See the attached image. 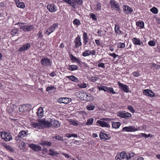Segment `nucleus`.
Segmentation results:
<instances>
[{
    "instance_id": "21",
    "label": "nucleus",
    "mask_w": 160,
    "mask_h": 160,
    "mask_svg": "<svg viewBox=\"0 0 160 160\" xmlns=\"http://www.w3.org/2000/svg\"><path fill=\"white\" fill-rule=\"evenodd\" d=\"M143 93L144 95L149 97H152L154 96V93L151 90L148 89L144 90Z\"/></svg>"
},
{
    "instance_id": "62",
    "label": "nucleus",
    "mask_w": 160,
    "mask_h": 160,
    "mask_svg": "<svg viewBox=\"0 0 160 160\" xmlns=\"http://www.w3.org/2000/svg\"><path fill=\"white\" fill-rule=\"evenodd\" d=\"M54 88H55L53 86L48 87L46 88V91H49L50 90H53Z\"/></svg>"
},
{
    "instance_id": "44",
    "label": "nucleus",
    "mask_w": 160,
    "mask_h": 160,
    "mask_svg": "<svg viewBox=\"0 0 160 160\" xmlns=\"http://www.w3.org/2000/svg\"><path fill=\"white\" fill-rule=\"evenodd\" d=\"M151 12L154 14H157L158 12V9L155 7H153L150 9Z\"/></svg>"
},
{
    "instance_id": "53",
    "label": "nucleus",
    "mask_w": 160,
    "mask_h": 160,
    "mask_svg": "<svg viewBox=\"0 0 160 160\" xmlns=\"http://www.w3.org/2000/svg\"><path fill=\"white\" fill-rule=\"evenodd\" d=\"M128 108L131 112L133 113L134 112L135 110L133 108L131 105L128 106Z\"/></svg>"
},
{
    "instance_id": "45",
    "label": "nucleus",
    "mask_w": 160,
    "mask_h": 160,
    "mask_svg": "<svg viewBox=\"0 0 160 160\" xmlns=\"http://www.w3.org/2000/svg\"><path fill=\"white\" fill-rule=\"evenodd\" d=\"M87 51L89 54V56L91 55L92 56H94L96 55V51L94 50H90L88 49Z\"/></svg>"
},
{
    "instance_id": "30",
    "label": "nucleus",
    "mask_w": 160,
    "mask_h": 160,
    "mask_svg": "<svg viewBox=\"0 0 160 160\" xmlns=\"http://www.w3.org/2000/svg\"><path fill=\"white\" fill-rule=\"evenodd\" d=\"M121 125V122H112V127L114 128H119Z\"/></svg>"
},
{
    "instance_id": "7",
    "label": "nucleus",
    "mask_w": 160,
    "mask_h": 160,
    "mask_svg": "<svg viewBox=\"0 0 160 160\" xmlns=\"http://www.w3.org/2000/svg\"><path fill=\"white\" fill-rule=\"evenodd\" d=\"M81 95L83 96L82 99L83 100L87 101H92L94 99V98L91 94H88L85 92H81Z\"/></svg>"
},
{
    "instance_id": "35",
    "label": "nucleus",
    "mask_w": 160,
    "mask_h": 160,
    "mask_svg": "<svg viewBox=\"0 0 160 160\" xmlns=\"http://www.w3.org/2000/svg\"><path fill=\"white\" fill-rule=\"evenodd\" d=\"M68 69L69 70L73 71L77 70L78 69V67L76 65H69Z\"/></svg>"
},
{
    "instance_id": "25",
    "label": "nucleus",
    "mask_w": 160,
    "mask_h": 160,
    "mask_svg": "<svg viewBox=\"0 0 160 160\" xmlns=\"http://www.w3.org/2000/svg\"><path fill=\"white\" fill-rule=\"evenodd\" d=\"M123 8L124 12L126 14L131 13L132 11V9L128 5H124Z\"/></svg>"
},
{
    "instance_id": "12",
    "label": "nucleus",
    "mask_w": 160,
    "mask_h": 160,
    "mask_svg": "<svg viewBox=\"0 0 160 160\" xmlns=\"http://www.w3.org/2000/svg\"><path fill=\"white\" fill-rule=\"evenodd\" d=\"M138 130L134 126H129V127H125L123 128L122 130L127 132H135Z\"/></svg>"
},
{
    "instance_id": "54",
    "label": "nucleus",
    "mask_w": 160,
    "mask_h": 160,
    "mask_svg": "<svg viewBox=\"0 0 160 160\" xmlns=\"http://www.w3.org/2000/svg\"><path fill=\"white\" fill-rule=\"evenodd\" d=\"M5 148L7 149L10 151L11 152H13L14 150L9 145L7 144Z\"/></svg>"
},
{
    "instance_id": "41",
    "label": "nucleus",
    "mask_w": 160,
    "mask_h": 160,
    "mask_svg": "<svg viewBox=\"0 0 160 160\" xmlns=\"http://www.w3.org/2000/svg\"><path fill=\"white\" fill-rule=\"evenodd\" d=\"M63 1L70 5L73 8L75 5L73 2V0H63Z\"/></svg>"
},
{
    "instance_id": "46",
    "label": "nucleus",
    "mask_w": 160,
    "mask_h": 160,
    "mask_svg": "<svg viewBox=\"0 0 160 160\" xmlns=\"http://www.w3.org/2000/svg\"><path fill=\"white\" fill-rule=\"evenodd\" d=\"M89 15L90 18H91L92 20H95V21H97V18L95 14L92 13H90Z\"/></svg>"
},
{
    "instance_id": "8",
    "label": "nucleus",
    "mask_w": 160,
    "mask_h": 160,
    "mask_svg": "<svg viewBox=\"0 0 160 160\" xmlns=\"http://www.w3.org/2000/svg\"><path fill=\"white\" fill-rule=\"evenodd\" d=\"M74 42L75 44L74 46L75 48H78L82 45L81 37L79 35L75 38Z\"/></svg>"
},
{
    "instance_id": "55",
    "label": "nucleus",
    "mask_w": 160,
    "mask_h": 160,
    "mask_svg": "<svg viewBox=\"0 0 160 160\" xmlns=\"http://www.w3.org/2000/svg\"><path fill=\"white\" fill-rule=\"evenodd\" d=\"M148 44L149 46H154L155 45V43L152 40L149 41L148 42Z\"/></svg>"
},
{
    "instance_id": "33",
    "label": "nucleus",
    "mask_w": 160,
    "mask_h": 160,
    "mask_svg": "<svg viewBox=\"0 0 160 160\" xmlns=\"http://www.w3.org/2000/svg\"><path fill=\"white\" fill-rule=\"evenodd\" d=\"M95 108V104L92 103H91L90 104H88L87 105L86 107L87 109L89 111L93 110Z\"/></svg>"
},
{
    "instance_id": "28",
    "label": "nucleus",
    "mask_w": 160,
    "mask_h": 160,
    "mask_svg": "<svg viewBox=\"0 0 160 160\" xmlns=\"http://www.w3.org/2000/svg\"><path fill=\"white\" fill-rule=\"evenodd\" d=\"M66 77L72 81L74 82H78L79 81L78 79L75 76L73 75H71V76H66Z\"/></svg>"
},
{
    "instance_id": "43",
    "label": "nucleus",
    "mask_w": 160,
    "mask_h": 160,
    "mask_svg": "<svg viewBox=\"0 0 160 160\" xmlns=\"http://www.w3.org/2000/svg\"><path fill=\"white\" fill-rule=\"evenodd\" d=\"M73 23L74 25L77 26H79L81 24L80 20L77 18L73 20Z\"/></svg>"
},
{
    "instance_id": "27",
    "label": "nucleus",
    "mask_w": 160,
    "mask_h": 160,
    "mask_svg": "<svg viewBox=\"0 0 160 160\" xmlns=\"http://www.w3.org/2000/svg\"><path fill=\"white\" fill-rule=\"evenodd\" d=\"M115 33L118 35L122 34V32L120 30V26L118 23H117L115 26Z\"/></svg>"
},
{
    "instance_id": "14",
    "label": "nucleus",
    "mask_w": 160,
    "mask_h": 160,
    "mask_svg": "<svg viewBox=\"0 0 160 160\" xmlns=\"http://www.w3.org/2000/svg\"><path fill=\"white\" fill-rule=\"evenodd\" d=\"M118 85L119 88L122 90H123L124 92H128L129 91V88L128 86L120 83L119 82H118Z\"/></svg>"
},
{
    "instance_id": "49",
    "label": "nucleus",
    "mask_w": 160,
    "mask_h": 160,
    "mask_svg": "<svg viewBox=\"0 0 160 160\" xmlns=\"http://www.w3.org/2000/svg\"><path fill=\"white\" fill-rule=\"evenodd\" d=\"M42 144L43 145H46L48 146H50L52 144V142L46 141L43 142Z\"/></svg>"
},
{
    "instance_id": "37",
    "label": "nucleus",
    "mask_w": 160,
    "mask_h": 160,
    "mask_svg": "<svg viewBox=\"0 0 160 160\" xmlns=\"http://www.w3.org/2000/svg\"><path fill=\"white\" fill-rule=\"evenodd\" d=\"M70 57L71 60L76 61L77 63L78 64H79L80 63V60L78 58L74 57L72 54H71L70 56Z\"/></svg>"
},
{
    "instance_id": "32",
    "label": "nucleus",
    "mask_w": 160,
    "mask_h": 160,
    "mask_svg": "<svg viewBox=\"0 0 160 160\" xmlns=\"http://www.w3.org/2000/svg\"><path fill=\"white\" fill-rule=\"evenodd\" d=\"M19 147L21 150H25L26 144L23 141L19 142L18 143Z\"/></svg>"
},
{
    "instance_id": "59",
    "label": "nucleus",
    "mask_w": 160,
    "mask_h": 160,
    "mask_svg": "<svg viewBox=\"0 0 160 160\" xmlns=\"http://www.w3.org/2000/svg\"><path fill=\"white\" fill-rule=\"evenodd\" d=\"M133 160H144V158L138 156L133 158Z\"/></svg>"
},
{
    "instance_id": "9",
    "label": "nucleus",
    "mask_w": 160,
    "mask_h": 160,
    "mask_svg": "<svg viewBox=\"0 0 160 160\" xmlns=\"http://www.w3.org/2000/svg\"><path fill=\"white\" fill-rule=\"evenodd\" d=\"M118 115L121 118H125L131 117L132 116V115L131 113L126 112L125 111L118 112Z\"/></svg>"
},
{
    "instance_id": "61",
    "label": "nucleus",
    "mask_w": 160,
    "mask_h": 160,
    "mask_svg": "<svg viewBox=\"0 0 160 160\" xmlns=\"http://www.w3.org/2000/svg\"><path fill=\"white\" fill-rule=\"evenodd\" d=\"M49 75L52 77H54L56 75V74L54 72H52L50 73L49 74Z\"/></svg>"
},
{
    "instance_id": "60",
    "label": "nucleus",
    "mask_w": 160,
    "mask_h": 160,
    "mask_svg": "<svg viewBox=\"0 0 160 160\" xmlns=\"http://www.w3.org/2000/svg\"><path fill=\"white\" fill-rule=\"evenodd\" d=\"M98 67H101L103 68H105V66L104 64L103 63H100L98 64Z\"/></svg>"
},
{
    "instance_id": "36",
    "label": "nucleus",
    "mask_w": 160,
    "mask_h": 160,
    "mask_svg": "<svg viewBox=\"0 0 160 160\" xmlns=\"http://www.w3.org/2000/svg\"><path fill=\"white\" fill-rule=\"evenodd\" d=\"M48 153L50 155L53 156H57V155L59 154L56 151H54L52 149H51L49 150Z\"/></svg>"
},
{
    "instance_id": "57",
    "label": "nucleus",
    "mask_w": 160,
    "mask_h": 160,
    "mask_svg": "<svg viewBox=\"0 0 160 160\" xmlns=\"http://www.w3.org/2000/svg\"><path fill=\"white\" fill-rule=\"evenodd\" d=\"M82 55L84 57L88 56L89 54L87 50L83 52L82 53Z\"/></svg>"
},
{
    "instance_id": "64",
    "label": "nucleus",
    "mask_w": 160,
    "mask_h": 160,
    "mask_svg": "<svg viewBox=\"0 0 160 160\" xmlns=\"http://www.w3.org/2000/svg\"><path fill=\"white\" fill-rule=\"evenodd\" d=\"M110 55L111 56L113 57L114 58H116L117 56H118V55H116L114 53H110Z\"/></svg>"
},
{
    "instance_id": "47",
    "label": "nucleus",
    "mask_w": 160,
    "mask_h": 160,
    "mask_svg": "<svg viewBox=\"0 0 160 160\" xmlns=\"http://www.w3.org/2000/svg\"><path fill=\"white\" fill-rule=\"evenodd\" d=\"M136 25L141 28L144 27V23L143 22H138L136 23Z\"/></svg>"
},
{
    "instance_id": "56",
    "label": "nucleus",
    "mask_w": 160,
    "mask_h": 160,
    "mask_svg": "<svg viewBox=\"0 0 160 160\" xmlns=\"http://www.w3.org/2000/svg\"><path fill=\"white\" fill-rule=\"evenodd\" d=\"M37 35L38 38H42L43 37L42 33L40 31L39 32L37 33Z\"/></svg>"
},
{
    "instance_id": "24",
    "label": "nucleus",
    "mask_w": 160,
    "mask_h": 160,
    "mask_svg": "<svg viewBox=\"0 0 160 160\" xmlns=\"http://www.w3.org/2000/svg\"><path fill=\"white\" fill-rule=\"evenodd\" d=\"M51 126H53L55 128H58L60 126V123L59 122L55 120H51Z\"/></svg>"
},
{
    "instance_id": "4",
    "label": "nucleus",
    "mask_w": 160,
    "mask_h": 160,
    "mask_svg": "<svg viewBox=\"0 0 160 160\" xmlns=\"http://www.w3.org/2000/svg\"><path fill=\"white\" fill-rule=\"evenodd\" d=\"M99 91L103 90L105 92L114 94L116 93L113 88L110 87H108L106 86H101L98 87Z\"/></svg>"
},
{
    "instance_id": "16",
    "label": "nucleus",
    "mask_w": 160,
    "mask_h": 160,
    "mask_svg": "<svg viewBox=\"0 0 160 160\" xmlns=\"http://www.w3.org/2000/svg\"><path fill=\"white\" fill-rule=\"evenodd\" d=\"M41 121L42 126V128L44 127L48 128L51 127V120L49 122L45 119H41Z\"/></svg>"
},
{
    "instance_id": "51",
    "label": "nucleus",
    "mask_w": 160,
    "mask_h": 160,
    "mask_svg": "<svg viewBox=\"0 0 160 160\" xmlns=\"http://www.w3.org/2000/svg\"><path fill=\"white\" fill-rule=\"evenodd\" d=\"M53 138L58 140H63V137L58 135L55 136Z\"/></svg>"
},
{
    "instance_id": "34",
    "label": "nucleus",
    "mask_w": 160,
    "mask_h": 160,
    "mask_svg": "<svg viewBox=\"0 0 160 160\" xmlns=\"http://www.w3.org/2000/svg\"><path fill=\"white\" fill-rule=\"evenodd\" d=\"M92 6L94 10L96 11H100L101 10V5L99 2H97L96 5H93Z\"/></svg>"
},
{
    "instance_id": "42",
    "label": "nucleus",
    "mask_w": 160,
    "mask_h": 160,
    "mask_svg": "<svg viewBox=\"0 0 160 160\" xmlns=\"http://www.w3.org/2000/svg\"><path fill=\"white\" fill-rule=\"evenodd\" d=\"M93 121L94 119L93 118H89L88 119L86 124L88 125H91L92 124Z\"/></svg>"
},
{
    "instance_id": "39",
    "label": "nucleus",
    "mask_w": 160,
    "mask_h": 160,
    "mask_svg": "<svg viewBox=\"0 0 160 160\" xmlns=\"http://www.w3.org/2000/svg\"><path fill=\"white\" fill-rule=\"evenodd\" d=\"M68 122L71 125H73L74 126L78 125V123L77 121H75L72 119H69L68 120Z\"/></svg>"
},
{
    "instance_id": "63",
    "label": "nucleus",
    "mask_w": 160,
    "mask_h": 160,
    "mask_svg": "<svg viewBox=\"0 0 160 160\" xmlns=\"http://www.w3.org/2000/svg\"><path fill=\"white\" fill-rule=\"evenodd\" d=\"M18 32V30L16 29H14L12 30L11 32L12 34H16Z\"/></svg>"
},
{
    "instance_id": "15",
    "label": "nucleus",
    "mask_w": 160,
    "mask_h": 160,
    "mask_svg": "<svg viewBox=\"0 0 160 160\" xmlns=\"http://www.w3.org/2000/svg\"><path fill=\"white\" fill-rule=\"evenodd\" d=\"M30 105L29 104H24L20 105L19 107L20 112H24L28 110L30 108Z\"/></svg>"
},
{
    "instance_id": "18",
    "label": "nucleus",
    "mask_w": 160,
    "mask_h": 160,
    "mask_svg": "<svg viewBox=\"0 0 160 160\" xmlns=\"http://www.w3.org/2000/svg\"><path fill=\"white\" fill-rule=\"evenodd\" d=\"M132 42L135 45L143 46V42L141 40L140 38H132Z\"/></svg>"
},
{
    "instance_id": "2",
    "label": "nucleus",
    "mask_w": 160,
    "mask_h": 160,
    "mask_svg": "<svg viewBox=\"0 0 160 160\" xmlns=\"http://www.w3.org/2000/svg\"><path fill=\"white\" fill-rule=\"evenodd\" d=\"M111 120V119L108 118H103L98 120L96 122L97 124L102 128H109L110 125L108 123Z\"/></svg>"
},
{
    "instance_id": "3",
    "label": "nucleus",
    "mask_w": 160,
    "mask_h": 160,
    "mask_svg": "<svg viewBox=\"0 0 160 160\" xmlns=\"http://www.w3.org/2000/svg\"><path fill=\"white\" fill-rule=\"evenodd\" d=\"M19 24L20 29L25 32L31 31L33 30L34 28L33 25H27V23H19L18 22L16 24Z\"/></svg>"
},
{
    "instance_id": "31",
    "label": "nucleus",
    "mask_w": 160,
    "mask_h": 160,
    "mask_svg": "<svg viewBox=\"0 0 160 160\" xmlns=\"http://www.w3.org/2000/svg\"><path fill=\"white\" fill-rule=\"evenodd\" d=\"M73 2L75 5L73 8H76L77 7V5H80L82 3L83 0H73Z\"/></svg>"
},
{
    "instance_id": "20",
    "label": "nucleus",
    "mask_w": 160,
    "mask_h": 160,
    "mask_svg": "<svg viewBox=\"0 0 160 160\" xmlns=\"http://www.w3.org/2000/svg\"><path fill=\"white\" fill-rule=\"evenodd\" d=\"M48 9L51 12H53L57 10V8L54 4H49L47 6Z\"/></svg>"
},
{
    "instance_id": "38",
    "label": "nucleus",
    "mask_w": 160,
    "mask_h": 160,
    "mask_svg": "<svg viewBox=\"0 0 160 160\" xmlns=\"http://www.w3.org/2000/svg\"><path fill=\"white\" fill-rule=\"evenodd\" d=\"M27 134V132L25 130H22L19 133L18 135L21 138H24Z\"/></svg>"
},
{
    "instance_id": "26",
    "label": "nucleus",
    "mask_w": 160,
    "mask_h": 160,
    "mask_svg": "<svg viewBox=\"0 0 160 160\" xmlns=\"http://www.w3.org/2000/svg\"><path fill=\"white\" fill-rule=\"evenodd\" d=\"M83 40V41L84 45H86L87 43L88 42L89 38L88 37V34L86 32H84L83 35L82 37Z\"/></svg>"
},
{
    "instance_id": "13",
    "label": "nucleus",
    "mask_w": 160,
    "mask_h": 160,
    "mask_svg": "<svg viewBox=\"0 0 160 160\" xmlns=\"http://www.w3.org/2000/svg\"><path fill=\"white\" fill-rule=\"evenodd\" d=\"M58 24L57 23H55L53 24L47 29L46 31V33L49 35L51 33L53 32L55 29L58 28Z\"/></svg>"
},
{
    "instance_id": "50",
    "label": "nucleus",
    "mask_w": 160,
    "mask_h": 160,
    "mask_svg": "<svg viewBox=\"0 0 160 160\" xmlns=\"http://www.w3.org/2000/svg\"><path fill=\"white\" fill-rule=\"evenodd\" d=\"M78 87L80 88H85L87 87V85L85 83L78 84Z\"/></svg>"
},
{
    "instance_id": "48",
    "label": "nucleus",
    "mask_w": 160,
    "mask_h": 160,
    "mask_svg": "<svg viewBox=\"0 0 160 160\" xmlns=\"http://www.w3.org/2000/svg\"><path fill=\"white\" fill-rule=\"evenodd\" d=\"M17 6L18 8H25V6L24 3L23 2H20L17 5Z\"/></svg>"
},
{
    "instance_id": "11",
    "label": "nucleus",
    "mask_w": 160,
    "mask_h": 160,
    "mask_svg": "<svg viewBox=\"0 0 160 160\" xmlns=\"http://www.w3.org/2000/svg\"><path fill=\"white\" fill-rule=\"evenodd\" d=\"M110 3L112 8H115V10L117 11L120 10L119 5V4L114 0H111Z\"/></svg>"
},
{
    "instance_id": "29",
    "label": "nucleus",
    "mask_w": 160,
    "mask_h": 160,
    "mask_svg": "<svg viewBox=\"0 0 160 160\" xmlns=\"http://www.w3.org/2000/svg\"><path fill=\"white\" fill-rule=\"evenodd\" d=\"M43 111L42 108L41 107L39 108L38 110V111L37 112V115L38 117L39 118H41L43 116Z\"/></svg>"
},
{
    "instance_id": "58",
    "label": "nucleus",
    "mask_w": 160,
    "mask_h": 160,
    "mask_svg": "<svg viewBox=\"0 0 160 160\" xmlns=\"http://www.w3.org/2000/svg\"><path fill=\"white\" fill-rule=\"evenodd\" d=\"M132 74L134 77H138L140 76L139 72H133Z\"/></svg>"
},
{
    "instance_id": "40",
    "label": "nucleus",
    "mask_w": 160,
    "mask_h": 160,
    "mask_svg": "<svg viewBox=\"0 0 160 160\" xmlns=\"http://www.w3.org/2000/svg\"><path fill=\"white\" fill-rule=\"evenodd\" d=\"M117 47L118 48H123L125 47V44L124 43L118 42L117 43Z\"/></svg>"
},
{
    "instance_id": "23",
    "label": "nucleus",
    "mask_w": 160,
    "mask_h": 160,
    "mask_svg": "<svg viewBox=\"0 0 160 160\" xmlns=\"http://www.w3.org/2000/svg\"><path fill=\"white\" fill-rule=\"evenodd\" d=\"M100 138L101 139H105V140H109L110 137L108 135L104 132H101L99 134Z\"/></svg>"
},
{
    "instance_id": "10",
    "label": "nucleus",
    "mask_w": 160,
    "mask_h": 160,
    "mask_svg": "<svg viewBox=\"0 0 160 160\" xmlns=\"http://www.w3.org/2000/svg\"><path fill=\"white\" fill-rule=\"evenodd\" d=\"M31 126L33 128L38 129L42 128V126L41 119L39 120L37 122H32L31 123Z\"/></svg>"
},
{
    "instance_id": "17",
    "label": "nucleus",
    "mask_w": 160,
    "mask_h": 160,
    "mask_svg": "<svg viewBox=\"0 0 160 160\" xmlns=\"http://www.w3.org/2000/svg\"><path fill=\"white\" fill-rule=\"evenodd\" d=\"M29 147L35 151H39L41 150V147L40 146L38 145L31 144L29 145Z\"/></svg>"
},
{
    "instance_id": "22",
    "label": "nucleus",
    "mask_w": 160,
    "mask_h": 160,
    "mask_svg": "<svg viewBox=\"0 0 160 160\" xmlns=\"http://www.w3.org/2000/svg\"><path fill=\"white\" fill-rule=\"evenodd\" d=\"M58 101L60 103L67 104L70 102V99L67 98H61L58 99Z\"/></svg>"
},
{
    "instance_id": "52",
    "label": "nucleus",
    "mask_w": 160,
    "mask_h": 160,
    "mask_svg": "<svg viewBox=\"0 0 160 160\" xmlns=\"http://www.w3.org/2000/svg\"><path fill=\"white\" fill-rule=\"evenodd\" d=\"M21 138L18 135L15 138V140L18 143H19V142H20L22 141L21 140Z\"/></svg>"
},
{
    "instance_id": "6",
    "label": "nucleus",
    "mask_w": 160,
    "mask_h": 160,
    "mask_svg": "<svg viewBox=\"0 0 160 160\" xmlns=\"http://www.w3.org/2000/svg\"><path fill=\"white\" fill-rule=\"evenodd\" d=\"M41 64L43 67L48 68L50 66L52 63V60L47 58H42L41 60Z\"/></svg>"
},
{
    "instance_id": "1",
    "label": "nucleus",
    "mask_w": 160,
    "mask_h": 160,
    "mask_svg": "<svg viewBox=\"0 0 160 160\" xmlns=\"http://www.w3.org/2000/svg\"><path fill=\"white\" fill-rule=\"evenodd\" d=\"M134 155L133 152H130L129 156L124 152H122L119 155L117 154L116 157V160H128Z\"/></svg>"
},
{
    "instance_id": "19",
    "label": "nucleus",
    "mask_w": 160,
    "mask_h": 160,
    "mask_svg": "<svg viewBox=\"0 0 160 160\" xmlns=\"http://www.w3.org/2000/svg\"><path fill=\"white\" fill-rule=\"evenodd\" d=\"M31 47V45L29 43H27L26 44L23 45L20 47L18 50L21 52L27 50Z\"/></svg>"
},
{
    "instance_id": "5",
    "label": "nucleus",
    "mask_w": 160,
    "mask_h": 160,
    "mask_svg": "<svg viewBox=\"0 0 160 160\" xmlns=\"http://www.w3.org/2000/svg\"><path fill=\"white\" fill-rule=\"evenodd\" d=\"M0 134L2 138L6 141H9L12 139L11 134L9 132L2 131L0 132Z\"/></svg>"
}]
</instances>
